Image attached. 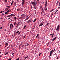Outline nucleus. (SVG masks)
Here are the masks:
<instances>
[{
    "label": "nucleus",
    "mask_w": 60,
    "mask_h": 60,
    "mask_svg": "<svg viewBox=\"0 0 60 60\" xmlns=\"http://www.w3.org/2000/svg\"><path fill=\"white\" fill-rule=\"evenodd\" d=\"M56 52H54V54L53 55V56H54V55H56Z\"/></svg>",
    "instance_id": "obj_10"
},
{
    "label": "nucleus",
    "mask_w": 60,
    "mask_h": 60,
    "mask_svg": "<svg viewBox=\"0 0 60 60\" xmlns=\"http://www.w3.org/2000/svg\"><path fill=\"white\" fill-rule=\"evenodd\" d=\"M10 17V16L9 15H8L7 16V17H8H8Z\"/></svg>",
    "instance_id": "obj_37"
},
{
    "label": "nucleus",
    "mask_w": 60,
    "mask_h": 60,
    "mask_svg": "<svg viewBox=\"0 0 60 60\" xmlns=\"http://www.w3.org/2000/svg\"><path fill=\"white\" fill-rule=\"evenodd\" d=\"M29 18V17H28L26 19L24 20H27Z\"/></svg>",
    "instance_id": "obj_15"
},
{
    "label": "nucleus",
    "mask_w": 60,
    "mask_h": 60,
    "mask_svg": "<svg viewBox=\"0 0 60 60\" xmlns=\"http://www.w3.org/2000/svg\"><path fill=\"white\" fill-rule=\"evenodd\" d=\"M5 45H8V43L7 42L5 44Z\"/></svg>",
    "instance_id": "obj_33"
},
{
    "label": "nucleus",
    "mask_w": 60,
    "mask_h": 60,
    "mask_svg": "<svg viewBox=\"0 0 60 60\" xmlns=\"http://www.w3.org/2000/svg\"><path fill=\"white\" fill-rule=\"evenodd\" d=\"M13 4V2H12L11 4V5H12V4Z\"/></svg>",
    "instance_id": "obj_47"
},
{
    "label": "nucleus",
    "mask_w": 60,
    "mask_h": 60,
    "mask_svg": "<svg viewBox=\"0 0 60 60\" xmlns=\"http://www.w3.org/2000/svg\"><path fill=\"white\" fill-rule=\"evenodd\" d=\"M19 49H20L21 48V47H20V46H19Z\"/></svg>",
    "instance_id": "obj_24"
},
{
    "label": "nucleus",
    "mask_w": 60,
    "mask_h": 60,
    "mask_svg": "<svg viewBox=\"0 0 60 60\" xmlns=\"http://www.w3.org/2000/svg\"><path fill=\"white\" fill-rule=\"evenodd\" d=\"M30 20H29L27 21V23H29L30 22Z\"/></svg>",
    "instance_id": "obj_12"
},
{
    "label": "nucleus",
    "mask_w": 60,
    "mask_h": 60,
    "mask_svg": "<svg viewBox=\"0 0 60 60\" xmlns=\"http://www.w3.org/2000/svg\"><path fill=\"white\" fill-rule=\"evenodd\" d=\"M4 31L5 32H6V30H5Z\"/></svg>",
    "instance_id": "obj_53"
},
{
    "label": "nucleus",
    "mask_w": 60,
    "mask_h": 60,
    "mask_svg": "<svg viewBox=\"0 0 60 60\" xmlns=\"http://www.w3.org/2000/svg\"><path fill=\"white\" fill-rule=\"evenodd\" d=\"M14 19H15V20L17 19V17H14Z\"/></svg>",
    "instance_id": "obj_21"
},
{
    "label": "nucleus",
    "mask_w": 60,
    "mask_h": 60,
    "mask_svg": "<svg viewBox=\"0 0 60 60\" xmlns=\"http://www.w3.org/2000/svg\"><path fill=\"white\" fill-rule=\"evenodd\" d=\"M19 31H17V32H16V34H18V33H19Z\"/></svg>",
    "instance_id": "obj_27"
},
{
    "label": "nucleus",
    "mask_w": 60,
    "mask_h": 60,
    "mask_svg": "<svg viewBox=\"0 0 60 60\" xmlns=\"http://www.w3.org/2000/svg\"><path fill=\"white\" fill-rule=\"evenodd\" d=\"M36 21V19H35L33 21V22H35Z\"/></svg>",
    "instance_id": "obj_14"
},
{
    "label": "nucleus",
    "mask_w": 60,
    "mask_h": 60,
    "mask_svg": "<svg viewBox=\"0 0 60 60\" xmlns=\"http://www.w3.org/2000/svg\"><path fill=\"white\" fill-rule=\"evenodd\" d=\"M26 25H25L24 26V27L23 28V29H25L26 27Z\"/></svg>",
    "instance_id": "obj_16"
},
{
    "label": "nucleus",
    "mask_w": 60,
    "mask_h": 60,
    "mask_svg": "<svg viewBox=\"0 0 60 60\" xmlns=\"http://www.w3.org/2000/svg\"><path fill=\"white\" fill-rule=\"evenodd\" d=\"M55 49H54V50H53V52H54V51H55Z\"/></svg>",
    "instance_id": "obj_61"
},
{
    "label": "nucleus",
    "mask_w": 60,
    "mask_h": 60,
    "mask_svg": "<svg viewBox=\"0 0 60 60\" xmlns=\"http://www.w3.org/2000/svg\"><path fill=\"white\" fill-rule=\"evenodd\" d=\"M31 9H32V7H33L32 6H31Z\"/></svg>",
    "instance_id": "obj_49"
},
{
    "label": "nucleus",
    "mask_w": 60,
    "mask_h": 60,
    "mask_svg": "<svg viewBox=\"0 0 60 60\" xmlns=\"http://www.w3.org/2000/svg\"><path fill=\"white\" fill-rule=\"evenodd\" d=\"M20 9H17V11H20Z\"/></svg>",
    "instance_id": "obj_11"
},
{
    "label": "nucleus",
    "mask_w": 60,
    "mask_h": 60,
    "mask_svg": "<svg viewBox=\"0 0 60 60\" xmlns=\"http://www.w3.org/2000/svg\"><path fill=\"white\" fill-rule=\"evenodd\" d=\"M34 7V9H37V7L36 6H35V7Z\"/></svg>",
    "instance_id": "obj_17"
},
{
    "label": "nucleus",
    "mask_w": 60,
    "mask_h": 60,
    "mask_svg": "<svg viewBox=\"0 0 60 60\" xmlns=\"http://www.w3.org/2000/svg\"><path fill=\"white\" fill-rule=\"evenodd\" d=\"M59 27H60L59 25H58L57 27V28L56 29V30H57V31H59Z\"/></svg>",
    "instance_id": "obj_5"
},
{
    "label": "nucleus",
    "mask_w": 60,
    "mask_h": 60,
    "mask_svg": "<svg viewBox=\"0 0 60 60\" xmlns=\"http://www.w3.org/2000/svg\"><path fill=\"white\" fill-rule=\"evenodd\" d=\"M59 6H60V2L59 3Z\"/></svg>",
    "instance_id": "obj_46"
},
{
    "label": "nucleus",
    "mask_w": 60,
    "mask_h": 60,
    "mask_svg": "<svg viewBox=\"0 0 60 60\" xmlns=\"http://www.w3.org/2000/svg\"><path fill=\"white\" fill-rule=\"evenodd\" d=\"M14 24L15 26V25L17 24V23H16V22H15V23H14Z\"/></svg>",
    "instance_id": "obj_22"
},
{
    "label": "nucleus",
    "mask_w": 60,
    "mask_h": 60,
    "mask_svg": "<svg viewBox=\"0 0 60 60\" xmlns=\"http://www.w3.org/2000/svg\"><path fill=\"white\" fill-rule=\"evenodd\" d=\"M53 50H52V51H50V56H51V55H52V54H53Z\"/></svg>",
    "instance_id": "obj_6"
},
{
    "label": "nucleus",
    "mask_w": 60,
    "mask_h": 60,
    "mask_svg": "<svg viewBox=\"0 0 60 60\" xmlns=\"http://www.w3.org/2000/svg\"><path fill=\"white\" fill-rule=\"evenodd\" d=\"M53 35H52V37H53Z\"/></svg>",
    "instance_id": "obj_62"
},
{
    "label": "nucleus",
    "mask_w": 60,
    "mask_h": 60,
    "mask_svg": "<svg viewBox=\"0 0 60 60\" xmlns=\"http://www.w3.org/2000/svg\"><path fill=\"white\" fill-rule=\"evenodd\" d=\"M43 23L42 22L40 24V25L39 26V27L41 26H42V25H43Z\"/></svg>",
    "instance_id": "obj_7"
},
{
    "label": "nucleus",
    "mask_w": 60,
    "mask_h": 60,
    "mask_svg": "<svg viewBox=\"0 0 60 60\" xmlns=\"http://www.w3.org/2000/svg\"><path fill=\"white\" fill-rule=\"evenodd\" d=\"M24 46V45H22V47H23Z\"/></svg>",
    "instance_id": "obj_50"
},
{
    "label": "nucleus",
    "mask_w": 60,
    "mask_h": 60,
    "mask_svg": "<svg viewBox=\"0 0 60 60\" xmlns=\"http://www.w3.org/2000/svg\"><path fill=\"white\" fill-rule=\"evenodd\" d=\"M52 35H53L54 36V33H52Z\"/></svg>",
    "instance_id": "obj_48"
},
{
    "label": "nucleus",
    "mask_w": 60,
    "mask_h": 60,
    "mask_svg": "<svg viewBox=\"0 0 60 60\" xmlns=\"http://www.w3.org/2000/svg\"><path fill=\"white\" fill-rule=\"evenodd\" d=\"M59 56H58L56 58V59H59Z\"/></svg>",
    "instance_id": "obj_25"
},
{
    "label": "nucleus",
    "mask_w": 60,
    "mask_h": 60,
    "mask_svg": "<svg viewBox=\"0 0 60 60\" xmlns=\"http://www.w3.org/2000/svg\"><path fill=\"white\" fill-rule=\"evenodd\" d=\"M21 17L22 18H23V17H25V15L24 14V15H22L21 16Z\"/></svg>",
    "instance_id": "obj_9"
},
{
    "label": "nucleus",
    "mask_w": 60,
    "mask_h": 60,
    "mask_svg": "<svg viewBox=\"0 0 60 60\" xmlns=\"http://www.w3.org/2000/svg\"><path fill=\"white\" fill-rule=\"evenodd\" d=\"M10 11V10H8L7 11V12L8 13V12H9Z\"/></svg>",
    "instance_id": "obj_19"
},
{
    "label": "nucleus",
    "mask_w": 60,
    "mask_h": 60,
    "mask_svg": "<svg viewBox=\"0 0 60 60\" xmlns=\"http://www.w3.org/2000/svg\"><path fill=\"white\" fill-rule=\"evenodd\" d=\"M10 27L11 29H12L13 28V25L11 23L10 24Z\"/></svg>",
    "instance_id": "obj_3"
},
{
    "label": "nucleus",
    "mask_w": 60,
    "mask_h": 60,
    "mask_svg": "<svg viewBox=\"0 0 60 60\" xmlns=\"http://www.w3.org/2000/svg\"><path fill=\"white\" fill-rule=\"evenodd\" d=\"M8 52H7L5 54V55H7L8 54Z\"/></svg>",
    "instance_id": "obj_42"
},
{
    "label": "nucleus",
    "mask_w": 60,
    "mask_h": 60,
    "mask_svg": "<svg viewBox=\"0 0 60 60\" xmlns=\"http://www.w3.org/2000/svg\"><path fill=\"white\" fill-rule=\"evenodd\" d=\"M31 3L33 5L34 7L36 6V2L35 1H32L31 2Z\"/></svg>",
    "instance_id": "obj_1"
},
{
    "label": "nucleus",
    "mask_w": 60,
    "mask_h": 60,
    "mask_svg": "<svg viewBox=\"0 0 60 60\" xmlns=\"http://www.w3.org/2000/svg\"><path fill=\"white\" fill-rule=\"evenodd\" d=\"M54 41V39H53L52 41Z\"/></svg>",
    "instance_id": "obj_56"
},
{
    "label": "nucleus",
    "mask_w": 60,
    "mask_h": 60,
    "mask_svg": "<svg viewBox=\"0 0 60 60\" xmlns=\"http://www.w3.org/2000/svg\"><path fill=\"white\" fill-rule=\"evenodd\" d=\"M43 11H44L43 10H42V12L41 13V14H42V13L43 12Z\"/></svg>",
    "instance_id": "obj_26"
},
{
    "label": "nucleus",
    "mask_w": 60,
    "mask_h": 60,
    "mask_svg": "<svg viewBox=\"0 0 60 60\" xmlns=\"http://www.w3.org/2000/svg\"><path fill=\"white\" fill-rule=\"evenodd\" d=\"M8 12H5V14H8Z\"/></svg>",
    "instance_id": "obj_32"
},
{
    "label": "nucleus",
    "mask_w": 60,
    "mask_h": 60,
    "mask_svg": "<svg viewBox=\"0 0 60 60\" xmlns=\"http://www.w3.org/2000/svg\"><path fill=\"white\" fill-rule=\"evenodd\" d=\"M11 16L12 17V16H14V15H13V14H11Z\"/></svg>",
    "instance_id": "obj_34"
},
{
    "label": "nucleus",
    "mask_w": 60,
    "mask_h": 60,
    "mask_svg": "<svg viewBox=\"0 0 60 60\" xmlns=\"http://www.w3.org/2000/svg\"><path fill=\"white\" fill-rule=\"evenodd\" d=\"M20 34V33L19 32L18 34V35H19Z\"/></svg>",
    "instance_id": "obj_39"
},
{
    "label": "nucleus",
    "mask_w": 60,
    "mask_h": 60,
    "mask_svg": "<svg viewBox=\"0 0 60 60\" xmlns=\"http://www.w3.org/2000/svg\"><path fill=\"white\" fill-rule=\"evenodd\" d=\"M52 34H50V35H52Z\"/></svg>",
    "instance_id": "obj_59"
},
{
    "label": "nucleus",
    "mask_w": 60,
    "mask_h": 60,
    "mask_svg": "<svg viewBox=\"0 0 60 60\" xmlns=\"http://www.w3.org/2000/svg\"><path fill=\"white\" fill-rule=\"evenodd\" d=\"M5 2H7V0H5Z\"/></svg>",
    "instance_id": "obj_38"
},
{
    "label": "nucleus",
    "mask_w": 60,
    "mask_h": 60,
    "mask_svg": "<svg viewBox=\"0 0 60 60\" xmlns=\"http://www.w3.org/2000/svg\"><path fill=\"white\" fill-rule=\"evenodd\" d=\"M29 56H27L26 57V58H27Z\"/></svg>",
    "instance_id": "obj_43"
},
{
    "label": "nucleus",
    "mask_w": 60,
    "mask_h": 60,
    "mask_svg": "<svg viewBox=\"0 0 60 60\" xmlns=\"http://www.w3.org/2000/svg\"><path fill=\"white\" fill-rule=\"evenodd\" d=\"M30 20V22H32L33 21V20H32V19H31Z\"/></svg>",
    "instance_id": "obj_30"
},
{
    "label": "nucleus",
    "mask_w": 60,
    "mask_h": 60,
    "mask_svg": "<svg viewBox=\"0 0 60 60\" xmlns=\"http://www.w3.org/2000/svg\"><path fill=\"white\" fill-rule=\"evenodd\" d=\"M39 36H40V34H38L37 35L36 37V38H37V37H39Z\"/></svg>",
    "instance_id": "obj_8"
},
{
    "label": "nucleus",
    "mask_w": 60,
    "mask_h": 60,
    "mask_svg": "<svg viewBox=\"0 0 60 60\" xmlns=\"http://www.w3.org/2000/svg\"><path fill=\"white\" fill-rule=\"evenodd\" d=\"M17 26H19V24H17Z\"/></svg>",
    "instance_id": "obj_54"
},
{
    "label": "nucleus",
    "mask_w": 60,
    "mask_h": 60,
    "mask_svg": "<svg viewBox=\"0 0 60 60\" xmlns=\"http://www.w3.org/2000/svg\"><path fill=\"white\" fill-rule=\"evenodd\" d=\"M8 8H6L5 9V11H7V10H8Z\"/></svg>",
    "instance_id": "obj_13"
},
{
    "label": "nucleus",
    "mask_w": 60,
    "mask_h": 60,
    "mask_svg": "<svg viewBox=\"0 0 60 60\" xmlns=\"http://www.w3.org/2000/svg\"><path fill=\"white\" fill-rule=\"evenodd\" d=\"M47 1H45V9H46V6H47Z\"/></svg>",
    "instance_id": "obj_4"
},
{
    "label": "nucleus",
    "mask_w": 60,
    "mask_h": 60,
    "mask_svg": "<svg viewBox=\"0 0 60 60\" xmlns=\"http://www.w3.org/2000/svg\"><path fill=\"white\" fill-rule=\"evenodd\" d=\"M2 27H1L0 28V29H2Z\"/></svg>",
    "instance_id": "obj_63"
},
{
    "label": "nucleus",
    "mask_w": 60,
    "mask_h": 60,
    "mask_svg": "<svg viewBox=\"0 0 60 60\" xmlns=\"http://www.w3.org/2000/svg\"><path fill=\"white\" fill-rule=\"evenodd\" d=\"M47 8H45V11H47Z\"/></svg>",
    "instance_id": "obj_40"
},
{
    "label": "nucleus",
    "mask_w": 60,
    "mask_h": 60,
    "mask_svg": "<svg viewBox=\"0 0 60 60\" xmlns=\"http://www.w3.org/2000/svg\"><path fill=\"white\" fill-rule=\"evenodd\" d=\"M17 24H18L19 25H20V22H19Z\"/></svg>",
    "instance_id": "obj_28"
},
{
    "label": "nucleus",
    "mask_w": 60,
    "mask_h": 60,
    "mask_svg": "<svg viewBox=\"0 0 60 60\" xmlns=\"http://www.w3.org/2000/svg\"><path fill=\"white\" fill-rule=\"evenodd\" d=\"M59 1H57V3H59Z\"/></svg>",
    "instance_id": "obj_55"
},
{
    "label": "nucleus",
    "mask_w": 60,
    "mask_h": 60,
    "mask_svg": "<svg viewBox=\"0 0 60 60\" xmlns=\"http://www.w3.org/2000/svg\"><path fill=\"white\" fill-rule=\"evenodd\" d=\"M4 11H1L0 12V13H2V12H4Z\"/></svg>",
    "instance_id": "obj_29"
},
{
    "label": "nucleus",
    "mask_w": 60,
    "mask_h": 60,
    "mask_svg": "<svg viewBox=\"0 0 60 60\" xmlns=\"http://www.w3.org/2000/svg\"><path fill=\"white\" fill-rule=\"evenodd\" d=\"M26 58L25 57V59H24V60H25Z\"/></svg>",
    "instance_id": "obj_51"
},
{
    "label": "nucleus",
    "mask_w": 60,
    "mask_h": 60,
    "mask_svg": "<svg viewBox=\"0 0 60 60\" xmlns=\"http://www.w3.org/2000/svg\"><path fill=\"white\" fill-rule=\"evenodd\" d=\"M8 60H10V59H8Z\"/></svg>",
    "instance_id": "obj_64"
},
{
    "label": "nucleus",
    "mask_w": 60,
    "mask_h": 60,
    "mask_svg": "<svg viewBox=\"0 0 60 60\" xmlns=\"http://www.w3.org/2000/svg\"><path fill=\"white\" fill-rule=\"evenodd\" d=\"M4 15V14H3L2 15V16H3Z\"/></svg>",
    "instance_id": "obj_44"
},
{
    "label": "nucleus",
    "mask_w": 60,
    "mask_h": 60,
    "mask_svg": "<svg viewBox=\"0 0 60 60\" xmlns=\"http://www.w3.org/2000/svg\"><path fill=\"white\" fill-rule=\"evenodd\" d=\"M7 8H10L11 7V6H7Z\"/></svg>",
    "instance_id": "obj_20"
},
{
    "label": "nucleus",
    "mask_w": 60,
    "mask_h": 60,
    "mask_svg": "<svg viewBox=\"0 0 60 60\" xmlns=\"http://www.w3.org/2000/svg\"><path fill=\"white\" fill-rule=\"evenodd\" d=\"M14 37L15 36V33L14 34Z\"/></svg>",
    "instance_id": "obj_45"
},
{
    "label": "nucleus",
    "mask_w": 60,
    "mask_h": 60,
    "mask_svg": "<svg viewBox=\"0 0 60 60\" xmlns=\"http://www.w3.org/2000/svg\"><path fill=\"white\" fill-rule=\"evenodd\" d=\"M19 58L17 59V60H19Z\"/></svg>",
    "instance_id": "obj_57"
},
{
    "label": "nucleus",
    "mask_w": 60,
    "mask_h": 60,
    "mask_svg": "<svg viewBox=\"0 0 60 60\" xmlns=\"http://www.w3.org/2000/svg\"><path fill=\"white\" fill-rule=\"evenodd\" d=\"M29 45V44L28 43H27V44L26 46H28V45Z\"/></svg>",
    "instance_id": "obj_35"
},
{
    "label": "nucleus",
    "mask_w": 60,
    "mask_h": 60,
    "mask_svg": "<svg viewBox=\"0 0 60 60\" xmlns=\"http://www.w3.org/2000/svg\"><path fill=\"white\" fill-rule=\"evenodd\" d=\"M42 54V53H40L39 54V56H40V55H41V54Z\"/></svg>",
    "instance_id": "obj_36"
},
{
    "label": "nucleus",
    "mask_w": 60,
    "mask_h": 60,
    "mask_svg": "<svg viewBox=\"0 0 60 60\" xmlns=\"http://www.w3.org/2000/svg\"><path fill=\"white\" fill-rule=\"evenodd\" d=\"M22 18L21 16H20V18H19V19H22Z\"/></svg>",
    "instance_id": "obj_31"
},
{
    "label": "nucleus",
    "mask_w": 60,
    "mask_h": 60,
    "mask_svg": "<svg viewBox=\"0 0 60 60\" xmlns=\"http://www.w3.org/2000/svg\"><path fill=\"white\" fill-rule=\"evenodd\" d=\"M54 9H53L52 10H51V11L50 12H51V11H54Z\"/></svg>",
    "instance_id": "obj_23"
},
{
    "label": "nucleus",
    "mask_w": 60,
    "mask_h": 60,
    "mask_svg": "<svg viewBox=\"0 0 60 60\" xmlns=\"http://www.w3.org/2000/svg\"><path fill=\"white\" fill-rule=\"evenodd\" d=\"M58 10H59V9H60V7H58Z\"/></svg>",
    "instance_id": "obj_41"
},
{
    "label": "nucleus",
    "mask_w": 60,
    "mask_h": 60,
    "mask_svg": "<svg viewBox=\"0 0 60 60\" xmlns=\"http://www.w3.org/2000/svg\"><path fill=\"white\" fill-rule=\"evenodd\" d=\"M22 6H23L25 2V0H22Z\"/></svg>",
    "instance_id": "obj_2"
},
{
    "label": "nucleus",
    "mask_w": 60,
    "mask_h": 60,
    "mask_svg": "<svg viewBox=\"0 0 60 60\" xmlns=\"http://www.w3.org/2000/svg\"><path fill=\"white\" fill-rule=\"evenodd\" d=\"M13 2H14V1H13V0H12V3H13Z\"/></svg>",
    "instance_id": "obj_52"
},
{
    "label": "nucleus",
    "mask_w": 60,
    "mask_h": 60,
    "mask_svg": "<svg viewBox=\"0 0 60 60\" xmlns=\"http://www.w3.org/2000/svg\"><path fill=\"white\" fill-rule=\"evenodd\" d=\"M56 37L55 38H53V40H56Z\"/></svg>",
    "instance_id": "obj_18"
},
{
    "label": "nucleus",
    "mask_w": 60,
    "mask_h": 60,
    "mask_svg": "<svg viewBox=\"0 0 60 60\" xmlns=\"http://www.w3.org/2000/svg\"><path fill=\"white\" fill-rule=\"evenodd\" d=\"M9 19H11V18H8Z\"/></svg>",
    "instance_id": "obj_58"
},
{
    "label": "nucleus",
    "mask_w": 60,
    "mask_h": 60,
    "mask_svg": "<svg viewBox=\"0 0 60 60\" xmlns=\"http://www.w3.org/2000/svg\"><path fill=\"white\" fill-rule=\"evenodd\" d=\"M53 13L52 12V15H53Z\"/></svg>",
    "instance_id": "obj_60"
}]
</instances>
